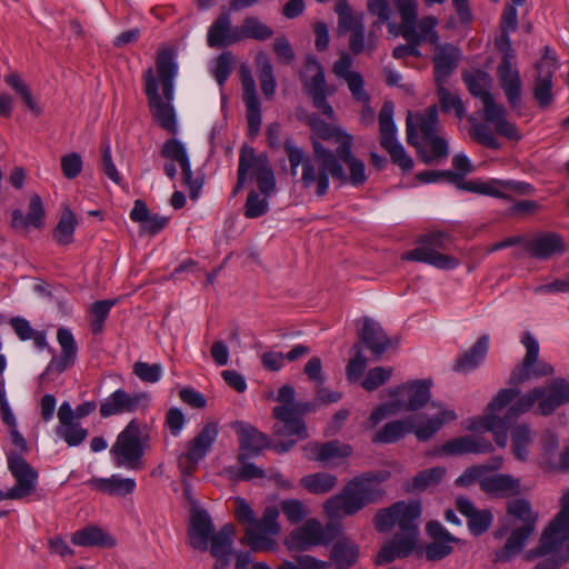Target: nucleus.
Returning a JSON list of instances; mask_svg holds the SVG:
<instances>
[{
	"label": "nucleus",
	"instance_id": "5fc2aeb1",
	"mask_svg": "<svg viewBox=\"0 0 569 569\" xmlns=\"http://www.w3.org/2000/svg\"><path fill=\"white\" fill-rule=\"evenodd\" d=\"M301 485L313 495H323L335 488L336 476L327 472H317L301 478Z\"/></svg>",
	"mask_w": 569,
	"mask_h": 569
},
{
	"label": "nucleus",
	"instance_id": "39448f33",
	"mask_svg": "<svg viewBox=\"0 0 569 569\" xmlns=\"http://www.w3.org/2000/svg\"><path fill=\"white\" fill-rule=\"evenodd\" d=\"M389 476V471H377L356 477L339 495L325 502L326 513L331 519L342 518L355 515L365 506L378 501L383 496L380 485Z\"/></svg>",
	"mask_w": 569,
	"mask_h": 569
},
{
	"label": "nucleus",
	"instance_id": "dca6fc26",
	"mask_svg": "<svg viewBox=\"0 0 569 569\" xmlns=\"http://www.w3.org/2000/svg\"><path fill=\"white\" fill-rule=\"evenodd\" d=\"M279 515L277 507H267L262 517L259 520L254 519L253 525L247 528L242 543L249 546L252 551L274 550L277 548L274 537L281 531Z\"/></svg>",
	"mask_w": 569,
	"mask_h": 569
},
{
	"label": "nucleus",
	"instance_id": "9d476101",
	"mask_svg": "<svg viewBox=\"0 0 569 569\" xmlns=\"http://www.w3.org/2000/svg\"><path fill=\"white\" fill-rule=\"evenodd\" d=\"M149 446V435L144 427L132 419L118 435L110 449L116 467L139 470L143 467V456Z\"/></svg>",
	"mask_w": 569,
	"mask_h": 569
},
{
	"label": "nucleus",
	"instance_id": "9b49d317",
	"mask_svg": "<svg viewBox=\"0 0 569 569\" xmlns=\"http://www.w3.org/2000/svg\"><path fill=\"white\" fill-rule=\"evenodd\" d=\"M277 401L281 402V406L273 409V417L277 420L274 433L284 437L297 436L298 439L307 438L308 432L301 416L311 411L312 406L297 402L295 389L288 385L279 389Z\"/></svg>",
	"mask_w": 569,
	"mask_h": 569
},
{
	"label": "nucleus",
	"instance_id": "bb28decb",
	"mask_svg": "<svg viewBox=\"0 0 569 569\" xmlns=\"http://www.w3.org/2000/svg\"><path fill=\"white\" fill-rule=\"evenodd\" d=\"M427 533L432 542L426 547V557L428 560H440L453 550V543L459 540L452 536L439 521H431L427 525Z\"/></svg>",
	"mask_w": 569,
	"mask_h": 569
},
{
	"label": "nucleus",
	"instance_id": "6e6d98bb",
	"mask_svg": "<svg viewBox=\"0 0 569 569\" xmlns=\"http://www.w3.org/2000/svg\"><path fill=\"white\" fill-rule=\"evenodd\" d=\"M56 433L69 447H78L86 440L89 432L78 420H73L58 425Z\"/></svg>",
	"mask_w": 569,
	"mask_h": 569
},
{
	"label": "nucleus",
	"instance_id": "a18cd8bd",
	"mask_svg": "<svg viewBox=\"0 0 569 569\" xmlns=\"http://www.w3.org/2000/svg\"><path fill=\"white\" fill-rule=\"evenodd\" d=\"M488 349L489 337L482 336L467 352L461 356L457 361L455 369L462 372L472 371L486 359Z\"/></svg>",
	"mask_w": 569,
	"mask_h": 569
},
{
	"label": "nucleus",
	"instance_id": "b1692460",
	"mask_svg": "<svg viewBox=\"0 0 569 569\" xmlns=\"http://www.w3.org/2000/svg\"><path fill=\"white\" fill-rule=\"evenodd\" d=\"M457 187L461 190H466L473 193L483 196H490L496 198H506L508 191L516 192L518 194H528L532 191V187L529 183L516 181V180H498L492 179L489 181L471 180V181H459Z\"/></svg>",
	"mask_w": 569,
	"mask_h": 569
},
{
	"label": "nucleus",
	"instance_id": "f257e3e1",
	"mask_svg": "<svg viewBox=\"0 0 569 569\" xmlns=\"http://www.w3.org/2000/svg\"><path fill=\"white\" fill-rule=\"evenodd\" d=\"M521 343L526 348V356L510 375L509 385L512 387L500 389L487 405L483 415L468 419L465 426L471 431L491 432L500 448H505L508 443V425L511 420L535 407L537 413L549 416L569 402V381L562 378L536 387L528 392H520L517 387L525 381L553 373L551 365L538 362L539 343L530 332L522 336Z\"/></svg>",
	"mask_w": 569,
	"mask_h": 569
},
{
	"label": "nucleus",
	"instance_id": "4be33fe9",
	"mask_svg": "<svg viewBox=\"0 0 569 569\" xmlns=\"http://www.w3.org/2000/svg\"><path fill=\"white\" fill-rule=\"evenodd\" d=\"M150 401V396L146 392H127L124 389H117L102 399L99 412L102 418L131 413L149 407Z\"/></svg>",
	"mask_w": 569,
	"mask_h": 569
},
{
	"label": "nucleus",
	"instance_id": "2eb2a0df",
	"mask_svg": "<svg viewBox=\"0 0 569 569\" xmlns=\"http://www.w3.org/2000/svg\"><path fill=\"white\" fill-rule=\"evenodd\" d=\"M301 79L305 90L312 99L313 106L329 119H335L336 113L328 102V97L333 94L336 90L327 86L325 69L313 56L307 57Z\"/></svg>",
	"mask_w": 569,
	"mask_h": 569
},
{
	"label": "nucleus",
	"instance_id": "c9c22d12",
	"mask_svg": "<svg viewBox=\"0 0 569 569\" xmlns=\"http://www.w3.org/2000/svg\"><path fill=\"white\" fill-rule=\"evenodd\" d=\"M492 450L490 441L481 436L468 435L453 438L441 448V452L447 456H462L467 453H485Z\"/></svg>",
	"mask_w": 569,
	"mask_h": 569
},
{
	"label": "nucleus",
	"instance_id": "09e8293b",
	"mask_svg": "<svg viewBox=\"0 0 569 569\" xmlns=\"http://www.w3.org/2000/svg\"><path fill=\"white\" fill-rule=\"evenodd\" d=\"M511 450L515 458L519 461H526L529 458V447L533 441V432L526 423L517 425L511 429Z\"/></svg>",
	"mask_w": 569,
	"mask_h": 569
},
{
	"label": "nucleus",
	"instance_id": "5701e85b",
	"mask_svg": "<svg viewBox=\"0 0 569 569\" xmlns=\"http://www.w3.org/2000/svg\"><path fill=\"white\" fill-rule=\"evenodd\" d=\"M8 470L16 482L11 487V496L23 499L32 495L38 486V471L21 455L8 453Z\"/></svg>",
	"mask_w": 569,
	"mask_h": 569
},
{
	"label": "nucleus",
	"instance_id": "4c0bfd02",
	"mask_svg": "<svg viewBox=\"0 0 569 569\" xmlns=\"http://www.w3.org/2000/svg\"><path fill=\"white\" fill-rule=\"evenodd\" d=\"M212 531V522L207 511L193 509L190 516L189 538L194 549L207 550L209 537Z\"/></svg>",
	"mask_w": 569,
	"mask_h": 569
},
{
	"label": "nucleus",
	"instance_id": "7c9ffc66",
	"mask_svg": "<svg viewBox=\"0 0 569 569\" xmlns=\"http://www.w3.org/2000/svg\"><path fill=\"white\" fill-rule=\"evenodd\" d=\"M557 68V61L550 57H543L537 64L538 77L535 81L533 96L540 107L549 106L553 99L552 76Z\"/></svg>",
	"mask_w": 569,
	"mask_h": 569
},
{
	"label": "nucleus",
	"instance_id": "7ed1b4c3",
	"mask_svg": "<svg viewBox=\"0 0 569 569\" xmlns=\"http://www.w3.org/2000/svg\"><path fill=\"white\" fill-rule=\"evenodd\" d=\"M421 503L418 500L410 502L398 501L388 509L380 511L376 517L378 531H389L398 525L400 532L386 543L377 556L378 565H386L396 558L410 555L418 541V520L421 516Z\"/></svg>",
	"mask_w": 569,
	"mask_h": 569
},
{
	"label": "nucleus",
	"instance_id": "cd10ccee",
	"mask_svg": "<svg viewBox=\"0 0 569 569\" xmlns=\"http://www.w3.org/2000/svg\"><path fill=\"white\" fill-rule=\"evenodd\" d=\"M284 150L287 152L292 174H297L299 166L302 167L301 182L305 188L317 187L318 173L313 161L306 157L305 151L298 147L292 139L284 141Z\"/></svg>",
	"mask_w": 569,
	"mask_h": 569
},
{
	"label": "nucleus",
	"instance_id": "473e14b6",
	"mask_svg": "<svg viewBox=\"0 0 569 569\" xmlns=\"http://www.w3.org/2000/svg\"><path fill=\"white\" fill-rule=\"evenodd\" d=\"M461 59V51L453 44H437L433 57L435 79L438 84L447 81L448 77L458 67Z\"/></svg>",
	"mask_w": 569,
	"mask_h": 569
},
{
	"label": "nucleus",
	"instance_id": "aec40b11",
	"mask_svg": "<svg viewBox=\"0 0 569 569\" xmlns=\"http://www.w3.org/2000/svg\"><path fill=\"white\" fill-rule=\"evenodd\" d=\"M333 538L332 526H322L317 519H309L289 533L284 546L291 551H303L316 546L329 545Z\"/></svg>",
	"mask_w": 569,
	"mask_h": 569
},
{
	"label": "nucleus",
	"instance_id": "6ab92c4d",
	"mask_svg": "<svg viewBox=\"0 0 569 569\" xmlns=\"http://www.w3.org/2000/svg\"><path fill=\"white\" fill-rule=\"evenodd\" d=\"M380 144L388 151L392 161L409 171L413 167L412 159L407 154L398 139V129L393 121V104L385 102L379 114Z\"/></svg>",
	"mask_w": 569,
	"mask_h": 569
},
{
	"label": "nucleus",
	"instance_id": "f03ea898",
	"mask_svg": "<svg viewBox=\"0 0 569 569\" xmlns=\"http://www.w3.org/2000/svg\"><path fill=\"white\" fill-rule=\"evenodd\" d=\"M176 57L171 48L159 50L156 61L158 78L151 67L143 73L144 91L150 110L157 122L171 133L177 132L176 112L172 106L174 79L178 74Z\"/></svg>",
	"mask_w": 569,
	"mask_h": 569
},
{
	"label": "nucleus",
	"instance_id": "bf43d9fd",
	"mask_svg": "<svg viewBox=\"0 0 569 569\" xmlns=\"http://www.w3.org/2000/svg\"><path fill=\"white\" fill-rule=\"evenodd\" d=\"M250 456L246 453H240L238 462V467H231L228 469V473L231 478L236 480H251L253 478H262L264 472L261 468L257 467L252 462H248L247 459Z\"/></svg>",
	"mask_w": 569,
	"mask_h": 569
},
{
	"label": "nucleus",
	"instance_id": "e433bc0d",
	"mask_svg": "<svg viewBox=\"0 0 569 569\" xmlns=\"http://www.w3.org/2000/svg\"><path fill=\"white\" fill-rule=\"evenodd\" d=\"M359 335L362 342L376 357H380L391 345V340L386 336L380 323L368 317L362 319Z\"/></svg>",
	"mask_w": 569,
	"mask_h": 569
},
{
	"label": "nucleus",
	"instance_id": "ea45409f",
	"mask_svg": "<svg viewBox=\"0 0 569 569\" xmlns=\"http://www.w3.org/2000/svg\"><path fill=\"white\" fill-rule=\"evenodd\" d=\"M219 435V427L216 422L204 425L201 431L190 441L187 457L197 463L210 451Z\"/></svg>",
	"mask_w": 569,
	"mask_h": 569
},
{
	"label": "nucleus",
	"instance_id": "c85d7f7f",
	"mask_svg": "<svg viewBox=\"0 0 569 569\" xmlns=\"http://www.w3.org/2000/svg\"><path fill=\"white\" fill-rule=\"evenodd\" d=\"M526 249L531 257L540 260H547L565 253L566 244L558 233L546 232L531 238L527 242Z\"/></svg>",
	"mask_w": 569,
	"mask_h": 569
},
{
	"label": "nucleus",
	"instance_id": "4468645a",
	"mask_svg": "<svg viewBox=\"0 0 569 569\" xmlns=\"http://www.w3.org/2000/svg\"><path fill=\"white\" fill-rule=\"evenodd\" d=\"M248 173L256 178L260 192L270 197L276 189V178L266 156H254L252 148L244 146L240 152L238 182L234 192L239 191Z\"/></svg>",
	"mask_w": 569,
	"mask_h": 569
},
{
	"label": "nucleus",
	"instance_id": "79ce46f5",
	"mask_svg": "<svg viewBox=\"0 0 569 569\" xmlns=\"http://www.w3.org/2000/svg\"><path fill=\"white\" fill-rule=\"evenodd\" d=\"M481 488L489 495L506 497L517 495L520 490L519 479L510 475L497 473L485 476L481 479Z\"/></svg>",
	"mask_w": 569,
	"mask_h": 569
},
{
	"label": "nucleus",
	"instance_id": "864d4df0",
	"mask_svg": "<svg viewBox=\"0 0 569 569\" xmlns=\"http://www.w3.org/2000/svg\"><path fill=\"white\" fill-rule=\"evenodd\" d=\"M358 555V547L346 539L336 542L331 549V559L338 569H347L350 567L356 562Z\"/></svg>",
	"mask_w": 569,
	"mask_h": 569
},
{
	"label": "nucleus",
	"instance_id": "0e129e2a",
	"mask_svg": "<svg viewBox=\"0 0 569 569\" xmlns=\"http://www.w3.org/2000/svg\"><path fill=\"white\" fill-rule=\"evenodd\" d=\"M336 12L338 14V32L345 34L352 31L358 20L363 14L355 16L349 3L346 0H338L336 3Z\"/></svg>",
	"mask_w": 569,
	"mask_h": 569
},
{
	"label": "nucleus",
	"instance_id": "37998d69",
	"mask_svg": "<svg viewBox=\"0 0 569 569\" xmlns=\"http://www.w3.org/2000/svg\"><path fill=\"white\" fill-rule=\"evenodd\" d=\"M0 417L3 423L9 428L11 442L18 452L16 455H23L28 451V445L23 436L18 430L17 418L9 403L8 397L0 390Z\"/></svg>",
	"mask_w": 569,
	"mask_h": 569
},
{
	"label": "nucleus",
	"instance_id": "13d9d810",
	"mask_svg": "<svg viewBox=\"0 0 569 569\" xmlns=\"http://www.w3.org/2000/svg\"><path fill=\"white\" fill-rule=\"evenodd\" d=\"M438 97L443 112H455L459 119L466 114V108L459 96L452 93L445 83L438 84Z\"/></svg>",
	"mask_w": 569,
	"mask_h": 569
},
{
	"label": "nucleus",
	"instance_id": "c756f323",
	"mask_svg": "<svg viewBox=\"0 0 569 569\" xmlns=\"http://www.w3.org/2000/svg\"><path fill=\"white\" fill-rule=\"evenodd\" d=\"M210 48L228 47L240 41L239 27H233L229 13L220 14L209 27L207 36Z\"/></svg>",
	"mask_w": 569,
	"mask_h": 569
},
{
	"label": "nucleus",
	"instance_id": "338daca9",
	"mask_svg": "<svg viewBox=\"0 0 569 569\" xmlns=\"http://www.w3.org/2000/svg\"><path fill=\"white\" fill-rule=\"evenodd\" d=\"M114 300H100L92 303L90 308L91 322L90 327L93 333L102 331L104 321L110 313L111 308L114 306Z\"/></svg>",
	"mask_w": 569,
	"mask_h": 569
},
{
	"label": "nucleus",
	"instance_id": "8fccbe9b",
	"mask_svg": "<svg viewBox=\"0 0 569 569\" xmlns=\"http://www.w3.org/2000/svg\"><path fill=\"white\" fill-rule=\"evenodd\" d=\"M256 66L262 93L264 94L266 98L273 97L277 88V82L270 59L267 57L266 53L260 52L256 57Z\"/></svg>",
	"mask_w": 569,
	"mask_h": 569
},
{
	"label": "nucleus",
	"instance_id": "1a4fd4ad",
	"mask_svg": "<svg viewBox=\"0 0 569 569\" xmlns=\"http://www.w3.org/2000/svg\"><path fill=\"white\" fill-rule=\"evenodd\" d=\"M463 80L469 92L482 102L485 118L496 127L497 132L510 139L518 138L516 126L506 118L505 107L496 103L489 91L492 84L491 76L487 71L476 70L465 73Z\"/></svg>",
	"mask_w": 569,
	"mask_h": 569
},
{
	"label": "nucleus",
	"instance_id": "69168bd1",
	"mask_svg": "<svg viewBox=\"0 0 569 569\" xmlns=\"http://www.w3.org/2000/svg\"><path fill=\"white\" fill-rule=\"evenodd\" d=\"M471 130L470 136L477 142L491 149H499L500 143L495 137L493 132L488 124L477 121L475 118L470 119Z\"/></svg>",
	"mask_w": 569,
	"mask_h": 569
},
{
	"label": "nucleus",
	"instance_id": "49530a36",
	"mask_svg": "<svg viewBox=\"0 0 569 569\" xmlns=\"http://www.w3.org/2000/svg\"><path fill=\"white\" fill-rule=\"evenodd\" d=\"M351 147L352 146H348L347 142L343 148H337V154L339 157V161L343 162L349 169L347 183L361 186L367 181L366 166L362 160L352 154Z\"/></svg>",
	"mask_w": 569,
	"mask_h": 569
},
{
	"label": "nucleus",
	"instance_id": "ddd939ff",
	"mask_svg": "<svg viewBox=\"0 0 569 569\" xmlns=\"http://www.w3.org/2000/svg\"><path fill=\"white\" fill-rule=\"evenodd\" d=\"M401 18V36L408 42H429L437 46L439 36L436 30L438 19L429 16L418 21V3L416 0H393Z\"/></svg>",
	"mask_w": 569,
	"mask_h": 569
},
{
	"label": "nucleus",
	"instance_id": "6e6552de",
	"mask_svg": "<svg viewBox=\"0 0 569 569\" xmlns=\"http://www.w3.org/2000/svg\"><path fill=\"white\" fill-rule=\"evenodd\" d=\"M537 515L532 511L531 505L525 499H515L508 502V525H503L497 532L503 537L509 528L511 533L498 558L507 560L519 553L528 538L533 533L537 523Z\"/></svg>",
	"mask_w": 569,
	"mask_h": 569
},
{
	"label": "nucleus",
	"instance_id": "f8f14e48",
	"mask_svg": "<svg viewBox=\"0 0 569 569\" xmlns=\"http://www.w3.org/2000/svg\"><path fill=\"white\" fill-rule=\"evenodd\" d=\"M535 555H553L556 566L569 560V490L562 496L561 510L543 531Z\"/></svg>",
	"mask_w": 569,
	"mask_h": 569
},
{
	"label": "nucleus",
	"instance_id": "a211bd4d",
	"mask_svg": "<svg viewBox=\"0 0 569 569\" xmlns=\"http://www.w3.org/2000/svg\"><path fill=\"white\" fill-rule=\"evenodd\" d=\"M449 237L438 232L421 240L419 246L402 254L403 260L428 263L432 267L451 270L458 267L459 261L451 256L441 253L438 249H446Z\"/></svg>",
	"mask_w": 569,
	"mask_h": 569
},
{
	"label": "nucleus",
	"instance_id": "0eeeda50",
	"mask_svg": "<svg viewBox=\"0 0 569 569\" xmlns=\"http://www.w3.org/2000/svg\"><path fill=\"white\" fill-rule=\"evenodd\" d=\"M432 381L429 379L412 380L390 388V401L377 407L369 417L370 427L373 428L388 416L401 411H417L425 407L431 398Z\"/></svg>",
	"mask_w": 569,
	"mask_h": 569
},
{
	"label": "nucleus",
	"instance_id": "3c124183",
	"mask_svg": "<svg viewBox=\"0 0 569 569\" xmlns=\"http://www.w3.org/2000/svg\"><path fill=\"white\" fill-rule=\"evenodd\" d=\"M234 532V527L227 523L212 536L210 552L213 557L231 558Z\"/></svg>",
	"mask_w": 569,
	"mask_h": 569
},
{
	"label": "nucleus",
	"instance_id": "4d7b16f0",
	"mask_svg": "<svg viewBox=\"0 0 569 569\" xmlns=\"http://www.w3.org/2000/svg\"><path fill=\"white\" fill-rule=\"evenodd\" d=\"M6 83L26 102L27 107L39 114L41 112L40 106L36 102L27 83L17 73H9L6 79Z\"/></svg>",
	"mask_w": 569,
	"mask_h": 569
},
{
	"label": "nucleus",
	"instance_id": "2f4dec72",
	"mask_svg": "<svg viewBox=\"0 0 569 569\" xmlns=\"http://www.w3.org/2000/svg\"><path fill=\"white\" fill-rule=\"evenodd\" d=\"M57 341L61 348V353L59 357H54L48 363L46 372H63L71 365L74 363L78 347L74 340V337L68 328H59L57 331Z\"/></svg>",
	"mask_w": 569,
	"mask_h": 569
},
{
	"label": "nucleus",
	"instance_id": "393cba45",
	"mask_svg": "<svg viewBox=\"0 0 569 569\" xmlns=\"http://www.w3.org/2000/svg\"><path fill=\"white\" fill-rule=\"evenodd\" d=\"M242 100L247 108L248 129L251 136H256L262 122L261 103L257 93L254 78L250 68L242 64L240 68Z\"/></svg>",
	"mask_w": 569,
	"mask_h": 569
},
{
	"label": "nucleus",
	"instance_id": "f704fd0d",
	"mask_svg": "<svg viewBox=\"0 0 569 569\" xmlns=\"http://www.w3.org/2000/svg\"><path fill=\"white\" fill-rule=\"evenodd\" d=\"M233 429L239 437L241 453L258 456L270 446L268 437L249 423L237 421Z\"/></svg>",
	"mask_w": 569,
	"mask_h": 569
},
{
	"label": "nucleus",
	"instance_id": "20e7f679",
	"mask_svg": "<svg viewBox=\"0 0 569 569\" xmlns=\"http://www.w3.org/2000/svg\"><path fill=\"white\" fill-rule=\"evenodd\" d=\"M430 411L426 415H412L386 423L376 432L372 441L375 443H392L409 433H413L419 441H427L445 425L458 418L456 411L443 403L433 402Z\"/></svg>",
	"mask_w": 569,
	"mask_h": 569
},
{
	"label": "nucleus",
	"instance_id": "f3484780",
	"mask_svg": "<svg viewBox=\"0 0 569 569\" xmlns=\"http://www.w3.org/2000/svg\"><path fill=\"white\" fill-rule=\"evenodd\" d=\"M161 156L168 160L164 164V172L171 180L177 176V167L174 163L180 166L183 182L189 189L190 198L196 199L202 187V182L200 179L193 177L186 146L176 138L169 139L162 146Z\"/></svg>",
	"mask_w": 569,
	"mask_h": 569
},
{
	"label": "nucleus",
	"instance_id": "412c9836",
	"mask_svg": "<svg viewBox=\"0 0 569 569\" xmlns=\"http://www.w3.org/2000/svg\"><path fill=\"white\" fill-rule=\"evenodd\" d=\"M313 151L316 154L313 163L316 164L318 173L317 196L322 197L328 192L330 177L337 180L341 186L347 184L348 177L342 163L339 161L338 154L325 148L318 141H313Z\"/></svg>",
	"mask_w": 569,
	"mask_h": 569
},
{
	"label": "nucleus",
	"instance_id": "de8ad7c7",
	"mask_svg": "<svg viewBox=\"0 0 569 569\" xmlns=\"http://www.w3.org/2000/svg\"><path fill=\"white\" fill-rule=\"evenodd\" d=\"M310 126L319 138L337 143L338 148H343L347 141L352 146L353 137L340 127L328 124L316 116L310 118Z\"/></svg>",
	"mask_w": 569,
	"mask_h": 569
},
{
	"label": "nucleus",
	"instance_id": "72a5a7b5",
	"mask_svg": "<svg viewBox=\"0 0 569 569\" xmlns=\"http://www.w3.org/2000/svg\"><path fill=\"white\" fill-rule=\"evenodd\" d=\"M497 77L509 104L517 108L521 100L522 82L513 62L501 61L497 70Z\"/></svg>",
	"mask_w": 569,
	"mask_h": 569
},
{
	"label": "nucleus",
	"instance_id": "774afa93",
	"mask_svg": "<svg viewBox=\"0 0 569 569\" xmlns=\"http://www.w3.org/2000/svg\"><path fill=\"white\" fill-rule=\"evenodd\" d=\"M392 373L391 367H375L367 372L361 385L366 390L373 391L385 385Z\"/></svg>",
	"mask_w": 569,
	"mask_h": 569
},
{
	"label": "nucleus",
	"instance_id": "a878e982",
	"mask_svg": "<svg viewBox=\"0 0 569 569\" xmlns=\"http://www.w3.org/2000/svg\"><path fill=\"white\" fill-rule=\"evenodd\" d=\"M352 68V57L347 52H341L339 59L335 61L332 66V71L338 79L346 82L356 101H368L370 99V94L365 89L363 77Z\"/></svg>",
	"mask_w": 569,
	"mask_h": 569
},
{
	"label": "nucleus",
	"instance_id": "a19ab883",
	"mask_svg": "<svg viewBox=\"0 0 569 569\" xmlns=\"http://www.w3.org/2000/svg\"><path fill=\"white\" fill-rule=\"evenodd\" d=\"M71 542L74 546L84 548H111L116 545V540L111 536L96 526H87L73 532L71 536Z\"/></svg>",
	"mask_w": 569,
	"mask_h": 569
},
{
	"label": "nucleus",
	"instance_id": "680f3d73",
	"mask_svg": "<svg viewBox=\"0 0 569 569\" xmlns=\"http://www.w3.org/2000/svg\"><path fill=\"white\" fill-rule=\"evenodd\" d=\"M240 30V41L242 39H256V40H266L270 38L273 31L266 24H263L260 20L254 17H248L244 19L242 27Z\"/></svg>",
	"mask_w": 569,
	"mask_h": 569
},
{
	"label": "nucleus",
	"instance_id": "c03bdc74",
	"mask_svg": "<svg viewBox=\"0 0 569 569\" xmlns=\"http://www.w3.org/2000/svg\"><path fill=\"white\" fill-rule=\"evenodd\" d=\"M89 485L103 493L126 496L134 490L136 480L133 478H123L120 475H112L109 478L94 477L90 479Z\"/></svg>",
	"mask_w": 569,
	"mask_h": 569
},
{
	"label": "nucleus",
	"instance_id": "603ef678",
	"mask_svg": "<svg viewBox=\"0 0 569 569\" xmlns=\"http://www.w3.org/2000/svg\"><path fill=\"white\" fill-rule=\"evenodd\" d=\"M349 47L355 54L376 49L377 38L372 32L366 36L363 18L358 20L356 27L350 32Z\"/></svg>",
	"mask_w": 569,
	"mask_h": 569
},
{
	"label": "nucleus",
	"instance_id": "e2e57ef3",
	"mask_svg": "<svg viewBox=\"0 0 569 569\" xmlns=\"http://www.w3.org/2000/svg\"><path fill=\"white\" fill-rule=\"evenodd\" d=\"M76 224L77 220L72 211H64L54 229V240L60 244L71 243L73 240Z\"/></svg>",
	"mask_w": 569,
	"mask_h": 569
},
{
	"label": "nucleus",
	"instance_id": "052dcab7",
	"mask_svg": "<svg viewBox=\"0 0 569 569\" xmlns=\"http://www.w3.org/2000/svg\"><path fill=\"white\" fill-rule=\"evenodd\" d=\"M234 58L231 52L226 51L213 59L210 63V72L217 80L220 87H222L228 80L232 71Z\"/></svg>",
	"mask_w": 569,
	"mask_h": 569
},
{
	"label": "nucleus",
	"instance_id": "423d86ee",
	"mask_svg": "<svg viewBox=\"0 0 569 569\" xmlns=\"http://www.w3.org/2000/svg\"><path fill=\"white\" fill-rule=\"evenodd\" d=\"M440 122L436 104L407 118V141L416 146L425 162L445 159L449 153L448 141L438 134Z\"/></svg>",
	"mask_w": 569,
	"mask_h": 569
},
{
	"label": "nucleus",
	"instance_id": "58836bf2",
	"mask_svg": "<svg viewBox=\"0 0 569 569\" xmlns=\"http://www.w3.org/2000/svg\"><path fill=\"white\" fill-rule=\"evenodd\" d=\"M457 507L460 513L468 519V527L472 535L480 536L489 529L493 516L488 509L478 510L467 498H458Z\"/></svg>",
	"mask_w": 569,
	"mask_h": 569
}]
</instances>
